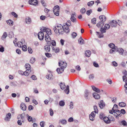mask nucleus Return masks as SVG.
I'll list each match as a JSON object with an SVG mask.
<instances>
[{"label":"nucleus","mask_w":127,"mask_h":127,"mask_svg":"<svg viewBox=\"0 0 127 127\" xmlns=\"http://www.w3.org/2000/svg\"><path fill=\"white\" fill-rule=\"evenodd\" d=\"M45 39L47 42H49L51 41V39L49 35L47 34H45Z\"/></svg>","instance_id":"15"},{"label":"nucleus","mask_w":127,"mask_h":127,"mask_svg":"<svg viewBox=\"0 0 127 127\" xmlns=\"http://www.w3.org/2000/svg\"><path fill=\"white\" fill-rule=\"evenodd\" d=\"M104 23L103 22L100 21L97 24L96 26L98 27H102L104 25Z\"/></svg>","instance_id":"30"},{"label":"nucleus","mask_w":127,"mask_h":127,"mask_svg":"<svg viewBox=\"0 0 127 127\" xmlns=\"http://www.w3.org/2000/svg\"><path fill=\"white\" fill-rule=\"evenodd\" d=\"M112 65L116 67L118 66V64L115 61H114L112 62Z\"/></svg>","instance_id":"58"},{"label":"nucleus","mask_w":127,"mask_h":127,"mask_svg":"<svg viewBox=\"0 0 127 127\" xmlns=\"http://www.w3.org/2000/svg\"><path fill=\"white\" fill-rule=\"evenodd\" d=\"M45 50L47 52H49L50 51V47L48 45H46L44 47Z\"/></svg>","instance_id":"27"},{"label":"nucleus","mask_w":127,"mask_h":127,"mask_svg":"<svg viewBox=\"0 0 127 127\" xmlns=\"http://www.w3.org/2000/svg\"><path fill=\"white\" fill-rule=\"evenodd\" d=\"M28 52L32 54V50L31 47H28Z\"/></svg>","instance_id":"52"},{"label":"nucleus","mask_w":127,"mask_h":127,"mask_svg":"<svg viewBox=\"0 0 127 127\" xmlns=\"http://www.w3.org/2000/svg\"><path fill=\"white\" fill-rule=\"evenodd\" d=\"M110 25L108 24H106L104 25V28L106 30H108L110 28Z\"/></svg>","instance_id":"45"},{"label":"nucleus","mask_w":127,"mask_h":127,"mask_svg":"<svg viewBox=\"0 0 127 127\" xmlns=\"http://www.w3.org/2000/svg\"><path fill=\"white\" fill-rule=\"evenodd\" d=\"M59 64L60 66L63 68L64 69L67 66V64L66 62L62 61L59 62Z\"/></svg>","instance_id":"6"},{"label":"nucleus","mask_w":127,"mask_h":127,"mask_svg":"<svg viewBox=\"0 0 127 127\" xmlns=\"http://www.w3.org/2000/svg\"><path fill=\"white\" fill-rule=\"evenodd\" d=\"M118 106L116 104H114V106L112 108V109L110 110L109 111V112L110 113L112 114L113 112L117 110V108Z\"/></svg>","instance_id":"14"},{"label":"nucleus","mask_w":127,"mask_h":127,"mask_svg":"<svg viewBox=\"0 0 127 127\" xmlns=\"http://www.w3.org/2000/svg\"><path fill=\"white\" fill-rule=\"evenodd\" d=\"M35 61V59L34 58L32 57L31 59L30 62L31 63H33Z\"/></svg>","instance_id":"51"},{"label":"nucleus","mask_w":127,"mask_h":127,"mask_svg":"<svg viewBox=\"0 0 127 127\" xmlns=\"http://www.w3.org/2000/svg\"><path fill=\"white\" fill-rule=\"evenodd\" d=\"M49 112L50 113V115L51 116H52L53 115L54 112L51 108H50L49 109Z\"/></svg>","instance_id":"57"},{"label":"nucleus","mask_w":127,"mask_h":127,"mask_svg":"<svg viewBox=\"0 0 127 127\" xmlns=\"http://www.w3.org/2000/svg\"><path fill=\"white\" fill-rule=\"evenodd\" d=\"M59 105L61 106H63L65 105V102L63 100L60 101L59 103Z\"/></svg>","instance_id":"42"},{"label":"nucleus","mask_w":127,"mask_h":127,"mask_svg":"<svg viewBox=\"0 0 127 127\" xmlns=\"http://www.w3.org/2000/svg\"><path fill=\"white\" fill-rule=\"evenodd\" d=\"M21 109L23 110H25L26 109V106L25 104L22 103L20 105Z\"/></svg>","instance_id":"21"},{"label":"nucleus","mask_w":127,"mask_h":127,"mask_svg":"<svg viewBox=\"0 0 127 127\" xmlns=\"http://www.w3.org/2000/svg\"><path fill=\"white\" fill-rule=\"evenodd\" d=\"M119 105L121 107H124L126 105V104L123 102H120L119 104Z\"/></svg>","instance_id":"41"},{"label":"nucleus","mask_w":127,"mask_h":127,"mask_svg":"<svg viewBox=\"0 0 127 127\" xmlns=\"http://www.w3.org/2000/svg\"><path fill=\"white\" fill-rule=\"evenodd\" d=\"M26 44V43H25L21 47H22V50L24 51H26L27 50V46Z\"/></svg>","instance_id":"34"},{"label":"nucleus","mask_w":127,"mask_h":127,"mask_svg":"<svg viewBox=\"0 0 127 127\" xmlns=\"http://www.w3.org/2000/svg\"><path fill=\"white\" fill-rule=\"evenodd\" d=\"M11 14L15 18H17L18 17V15L14 12H12L11 13Z\"/></svg>","instance_id":"54"},{"label":"nucleus","mask_w":127,"mask_h":127,"mask_svg":"<svg viewBox=\"0 0 127 127\" xmlns=\"http://www.w3.org/2000/svg\"><path fill=\"white\" fill-rule=\"evenodd\" d=\"M122 124L124 126H127V123L126 122L124 121H123L121 122Z\"/></svg>","instance_id":"55"},{"label":"nucleus","mask_w":127,"mask_h":127,"mask_svg":"<svg viewBox=\"0 0 127 127\" xmlns=\"http://www.w3.org/2000/svg\"><path fill=\"white\" fill-rule=\"evenodd\" d=\"M40 30L43 32L45 34H47L50 35L51 34V30L46 27H42L40 29Z\"/></svg>","instance_id":"2"},{"label":"nucleus","mask_w":127,"mask_h":127,"mask_svg":"<svg viewBox=\"0 0 127 127\" xmlns=\"http://www.w3.org/2000/svg\"><path fill=\"white\" fill-rule=\"evenodd\" d=\"M94 2L93 1H91L90 2H89L88 3V5L89 6H92L94 3Z\"/></svg>","instance_id":"46"},{"label":"nucleus","mask_w":127,"mask_h":127,"mask_svg":"<svg viewBox=\"0 0 127 127\" xmlns=\"http://www.w3.org/2000/svg\"><path fill=\"white\" fill-rule=\"evenodd\" d=\"M60 51V49L58 47H56L55 48V52L56 53H57L59 52Z\"/></svg>","instance_id":"64"},{"label":"nucleus","mask_w":127,"mask_h":127,"mask_svg":"<svg viewBox=\"0 0 127 127\" xmlns=\"http://www.w3.org/2000/svg\"><path fill=\"white\" fill-rule=\"evenodd\" d=\"M53 29L55 32L57 34H63L64 32L67 33L69 32V29L67 27L63 26L60 24L55 26Z\"/></svg>","instance_id":"1"},{"label":"nucleus","mask_w":127,"mask_h":127,"mask_svg":"<svg viewBox=\"0 0 127 127\" xmlns=\"http://www.w3.org/2000/svg\"><path fill=\"white\" fill-rule=\"evenodd\" d=\"M92 89L94 91L97 92V93H100L101 92H103V90H101V91H100L99 89L95 87L94 86H92Z\"/></svg>","instance_id":"13"},{"label":"nucleus","mask_w":127,"mask_h":127,"mask_svg":"<svg viewBox=\"0 0 127 127\" xmlns=\"http://www.w3.org/2000/svg\"><path fill=\"white\" fill-rule=\"evenodd\" d=\"M103 120L106 123L109 124L110 122V121H114V119L113 117H112L111 119V120H110L108 117H105L103 118Z\"/></svg>","instance_id":"5"},{"label":"nucleus","mask_w":127,"mask_h":127,"mask_svg":"<svg viewBox=\"0 0 127 127\" xmlns=\"http://www.w3.org/2000/svg\"><path fill=\"white\" fill-rule=\"evenodd\" d=\"M77 33L75 32H73L71 34L72 37L73 38H75L77 35Z\"/></svg>","instance_id":"61"},{"label":"nucleus","mask_w":127,"mask_h":127,"mask_svg":"<svg viewBox=\"0 0 127 127\" xmlns=\"http://www.w3.org/2000/svg\"><path fill=\"white\" fill-rule=\"evenodd\" d=\"M94 111L93 112H95V113H97L98 112V110L97 106L95 105L94 106Z\"/></svg>","instance_id":"43"},{"label":"nucleus","mask_w":127,"mask_h":127,"mask_svg":"<svg viewBox=\"0 0 127 127\" xmlns=\"http://www.w3.org/2000/svg\"><path fill=\"white\" fill-rule=\"evenodd\" d=\"M25 21L26 24H30L32 22L31 19L29 17H27L25 19Z\"/></svg>","instance_id":"12"},{"label":"nucleus","mask_w":127,"mask_h":127,"mask_svg":"<svg viewBox=\"0 0 127 127\" xmlns=\"http://www.w3.org/2000/svg\"><path fill=\"white\" fill-rule=\"evenodd\" d=\"M7 24L10 26L13 25V22L11 20H9L6 21Z\"/></svg>","instance_id":"28"},{"label":"nucleus","mask_w":127,"mask_h":127,"mask_svg":"<svg viewBox=\"0 0 127 127\" xmlns=\"http://www.w3.org/2000/svg\"><path fill=\"white\" fill-rule=\"evenodd\" d=\"M17 39L15 38V40L13 41V43L16 46H18V42H17Z\"/></svg>","instance_id":"60"},{"label":"nucleus","mask_w":127,"mask_h":127,"mask_svg":"<svg viewBox=\"0 0 127 127\" xmlns=\"http://www.w3.org/2000/svg\"><path fill=\"white\" fill-rule=\"evenodd\" d=\"M7 33L6 32H4L1 37V39L2 40L5 39L7 36Z\"/></svg>","instance_id":"33"},{"label":"nucleus","mask_w":127,"mask_h":127,"mask_svg":"<svg viewBox=\"0 0 127 127\" xmlns=\"http://www.w3.org/2000/svg\"><path fill=\"white\" fill-rule=\"evenodd\" d=\"M117 52H119L121 54H122L123 52H124V50L122 48H118L117 47Z\"/></svg>","instance_id":"29"},{"label":"nucleus","mask_w":127,"mask_h":127,"mask_svg":"<svg viewBox=\"0 0 127 127\" xmlns=\"http://www.w3.org/2000/svg\"><path fill=\"white\" fill-rule=\"evenodd\" d=\"M91 54V52L90 51L87 50L85 52V55L86 56L89 57L90 56Z\"/></svg>","instance_id":"37"},{"label":"nucleus","mask_w":127,"mask_h":127,"mask_svg":"<svg viewBox=\"0 0 127 127\" xmlns=\"http://www.w3.org/2000/svg\"><path fill=\"white\" fill-rule=\"evenodd\" d=\"M25 66L27 70H30L31 66L29 64H25Z\"/></svg>","instance_id":"40"},{"label":"nucleus","mask_w":127,"mask_h":127,"mask_svg":"<svg viewBox=\"0 0 127 127\" xmlns=\"http://www.w3.org/2000/svg\"><path fill=\"white\" fill-rule=\"evenodd\" d=\"M112 114L116 116V117H117V116H120L121 115L120 111L118 109L113 112Z\"/></svg>","instance_id":"10"},{"label":"nucleus","mask_w":127,"mask_h":127,"mask_svg":"<svg viewBox=\"0 0 127 127\" xmlns=\"http://www.w3.org/2000/svg\"><path fill=\"white\" fill-rule=\"evenodd\" d=\"M96 34L97 37L99 38L103 37V35L102 33H100L99 32H96Z\"/></svg>","instance_id":"26"},{"label":"nucleus","mask_w":127,"mask_h":127,"mask_svg":"<svg viewBox=\"0 0 127 127\" xmlns=\"http://www.w3.org/2000/svg\"><path fill=\"white\" fill-rule=\"evenodd\" d=\"M45 54L47 57L49 58L52 57V55L51 54L48 53H45Z\"/></svg>","instance_id":"47"},{"label":"nucleus","mask_w":127,"mask_h":127,"mask_svg":"<svg viewBox=\"0 0 127 127\" xmlns=\"http://www.w3.org/2000/svg\"><path fill=\"white\" fill-rule=\"evenodd\" d=\"M91 95L90 92L87 90H86L84 92V96L86 99H89Z\"/></svg>","instance_id":"3"},{"label":"nucleus","mask_w":127,"mask_h":127,"mask_svg":"<svg viewBox=\"0 0 127 127\" xmlns=\"http://www.w3.org/2000/svg\"><path fill=\"white\" fill-rule=\"evenodd\" d=\"M61 88L62 90H64L66 86L65 85L64 83H61L60 85Z\"/></svg>","instance_id":"36"},{"label":"nucleus","mask_w":127,"mask_h":127,"mask_svg":"<svg viewBox=\"0 0 127 127\" xmlns=\"http://www.w3.org/2000/svg\"><path fill=\"white\" fill-rule=\"evenodd\" d=\"M99 18L101 21L102 22L104 23L106 20V18L104 15H101L99 16Z\"/></svg>","instance_id":"17"},{"label":"nucleus","mask_w":127,"mask_h":127,"mask_svg":"<svg viewBox=\"0 0 127 127\" xmlns=\"http://www.w3.org/2000/svg\"><path fill=\"white\" fill-rule=\"evenodd\" d=\"M44 33L43 32H38V38L40 40H42L44 37Z\"/></svg>","instance_id":"8"},{"label":"nucleus","mask_w":127,"mask_h":127,"mask_svg":"<svg viewBox=\"0 0 127 127\" xmlns=\"http://www.w3.org/2000/svg\"><path fill=\"white\" fill-rule=\"evenodd\" d=\"M70 20L68 21L66 23V25H64V26H65L66 27H67L68 28V26L70 25Z\"/></svg>","instance_id":"44"},{"label":"nucleus","mask_w":127,"mask_h":127,"mask_svg":"<svg viewBox=\"0 0 127 127\" xmlns=\"http://www.w3.org/2000/svg\"><path fill=\"white\" fill-rule=\"evenodd\" d=\"M109 46L112 49H115L117 47L115 46V44L113 43H110L108 44Z\"/></svg>","instance_id":"24"},{"label":"nucleus","mask_w":127,"mask_h":127,"mask_svg":"<svg viewBox=\"0 0 127 127\" xmlns=\"http://www.w3.org/2000/svg\"><path fill=\"white\" fill-rule=\"evenodd\" d=\"M29 3L30 4L36 5L37 4V2L36 0H31L29 1Z\"/></svg>","instance_id":"16"},{"label":"nucleus","mask_w":127,"mask_h":127,"mask_svg":"<svg viewBox=\"0 0 127 127\" xmlns=\"http://www.w3.org/2000/svg\"><path fill=\"white\" fill-rule=\"evenodd\" d=\"M11 117V115L10 113H9L6 115V117L5 118V120L6 121H9Z\"/></svg>","instance_id":"23"},{"label":"nucleus","mask_w":127,"mask_h":127,"mask_svg":"<svg viewBox=\"0 0 127 127\" xmlns=\"http://www.w3.org/2000/svg\"><path fill=\"white\" fill-rule=\"evenodd\" d=\"M92 12V10L91 9H90L89 10H88L87 11L86 13L87 14L89 15Z\"/></svg>","instance_id":"62"},{"label":"nucleus","mask_w":127,"mask_h":127,"mask_svg":"<svg viewBox=\"0 0 127 127\" xmlns=\"http://www.w3.org/2000/svg\"><path fill=\"white\" fill-rule=\"evenodd\" d=\"M64 92L67 94H68L69 92V86L68 85H67L66 87V89L64 90Z\"/></svg>","instance_id":"35"},{"label":"nucleus","mask_w":127,"mask_h":127,"mask_svg":"<svg viewBox=\"0 0 127 127\" xmlns=\"http://www.w3.org/2000/svg\"><path fill=\"white\" fill-rule=\"evenodd\" d=\"M96 19L95 18H94L92 19L91 22L93 24H95L96 23Z\"/></svg>","instance_id":"49"},{"label":"nucleus","mask_w":127,"mask_h":127,"mask_svg":"<svg viewBox=\"0 0 127 127\" xmlns=\"http://www.w3.org/2000/svg\"><path fill=\"white\" fill-rule=\"evenodd\" d=\"M117 48L115 49H111L110 50L109 52L111 54L114 53L115 52H116L117 51Z\"/></svg>","instance_id":"39"},{"label":"nucleus","mask_w":127,"mask_h":127,"mask_svg":"<svg viewBox=\"0 0 127 127\" xmlns=\"http://www.w3.org/2000/svg\"><path fill=\"white\" fill-rule=\"evenodd\" d=\"M60 122L61 123L63 124H65L66 123V121L65 120L63 119L62 120H60Z\"/></svg>","instance_id":"50"},{"label":"nucleus","mask_w":127,"mask_h":127,"mask_svg":"<svg viewBox=\"0 0 127 127\" xmlns=\"http://www.w3.org/2000/svg\"><path fill=\"white\" fill-rule=\"evenodd\" d=\"M86 11V10L84 8H82L80 10L81 13L82 14H83Z\"/></svg>","instance_id":"53"},{"label":"nucleus","mask_w":127,"mask_h":127,"mask_svg":"<svg viewBox=\"0 0 127 127\" xmlns=\"http://www.w3.org/2000/svg\"><path fill=\"white\" fill-rule=\"evenodd\" d=\"M93 65L95 67H99V65L98 64L95 62H94L93 63Z\"/></svg>","instance_id":"63"},{"label":"nucleus","mask_w":127,"mask_h":127,"mask_svg":"<svg viewBox=\"0 0 127 127\" xmlns=\"http://www.w3.org/2000/svg\"><path fill=\"white\" fill-rule=\"evenodd\" d=\"M93 96L94 97L95 99H98L100 98V96L99 95L96 93H93Z\"/></svg>","instance_id":"20"},{"label":"nucleus","mask_w":127,"mask_h":127,"mask_svg":"<svg viewBox=\"0 0 127 127\" xmlns=\"http://www.w3.org/2000/svg\"><path fill=\"white\" fill-rule=\"evenodd\" d=\"M73 103L72 102H71L69 105V108L70 109H72L73 108Z\"/></svg>","instance_id":"56"},{"label":"nucleus","mask_w":127,"mask_h":127,"mask_svg":"<svg viewBox=\"0 0 127 127\" xmlns=\"http://www.w3.org/2000/svg\"><path fill=\"white\" fill-rule=\"evenodd\" d=\"M99 107L101 109L103 108V107L105 106V104L103 101L102 100L100 101L99 103Z\"/></svg>","instance_id":"19"},{"label":"nucleus","mask_w":127,"mask_h":127,"mask_svg":"<svg viewBox=\"0 0 127 127\" xmlns=\"http://www.w3.org/2000/svg\"><path fill=\"white\" fill-rule=\"evenodd\" d=\"M106 29L105 28H101L100 29V31L102 33H105Z\"/></svg>","instance_id":"48"},{"label":"nucleus","mask_w":127,"mask_h":127,"mask_svg":"<svg viewBox=\"0 0 127 127\" xmlns=\"http://www.w3.org/2000/svg\"><path fill=\"white\" fill-rule=\"evenodd\" d=\"M64 69L62 67L60 68H58L57 69V71L59 74H60L64 71Z\"/></svg>","instance_id":"22"},{"label":"nucleus","mask_w":127,"mask_h":127,"mask_svg":"<svg viewBox=\"0 0 127 127\" xmlns=\"http://www.w3.org/2000/svg\"><path fill=\"white\" fill-rule=\"evenodd\" d=\"M31 72V70H26L24 72V75L26 76H28L30 73V72Z\"/></svg>","instance_id":"32"},{"label":"nucleus","mask_w":127,"mask_h":127,"mask_svg":"<svg viewBox=\"0 0 127 127\" xmlns=\"http://www.w3.org/2000/svg\"><path fill=\"white\" fill-rule=\"evenodd\" d=\"M74 14H72L71 16V18H70V19L71 21L72 22H74L75 21L76 19L74 17Z\"/></svg>","instance_id":"38"},{"label":"nucleus","mask_w":127,"mask_h":127,"mask_svg":"<svg viewBox=\"0 0 127 127\" xmlns=\"http://www.w3.org/2000/svg\"><path fill=\"white\" fill-rule=\"evenodd\" d=\"M96 113L95 112H92L91 114L89 115L90 119L92 121H93L95 119Z\"/></svg>","instance_id":"9"},{"label":"nucleus","mask_w":127,"mask_h":127,"mask_svg":"<svg viewBox=\"0 0 127 127\" xmlns=\"http://www.w3.org/2000/svg\"><path fill=\"white\" fill-rule=\"evenodd\" d=\"M46 78L49 80H52L53 79V76L51 73L48 74L46 76Z\"/></svg>","instance_id":"25"},{"label":"nucleus","mask_w":127,"mask_h":127,"mask_svg":"<svg viewBox=\"0 0 127 127\" xmlns=\"http://www.w3.org/2000/svg\"><path fill=\"white\" fill-rule=\"evenodd\" d=\"M78 43L81 44H82L84 43V41L81 37H80L78 40Z\"/></svg>","instance_id":"31"},{"label":"nucleus","mask_w":127,"mask_h":127,"mask_svg":"<svg viewBox=\"0 0 127 127\" xmlns=\"http://www.w3.org/2000/svg\"><path fill=\"white\" fill-rule=\"evenodd\" d=\"M20 117H21V119H22V122H23L24 121H23V120L24 117V116H25L24 114H21L20 115Z\"/></svg>","instance_id":"59"},{"label":"nucleus","mask_w":127,"mask_h":127,"mask_svg":"<svg viewBox=\"0 0 127 127\" xmlns=\"http://www.w3.org/2000/svg\"><path fill=\"white\" fill-rule=\"evenodd\" d=\"M59 6L56 5L54 8L53 12L54 14L56 16L59 15Z\"/></svg>","instance_id":"4"},{"label":"nucleus","mask_w":127,"mask_h":127,"mask_svg":"<svg viewBox=\"0 0 127 127\" xmlns=\"http://www.w3.org/2000/svg\"><path fill=\"white\" fill-rule=\"evenodd\" d=\"M25 40L24 39H22L21 40V42H18L17 46L20 47H21L24 44H25Z\"/></svg>","instance_id":"11"},{"label":"nucleus","mask_w":127,"mask_h":127,"mask_svg":"<svg viewBox=\"0 0 127 127\" xmlns=\"http://www.w3.org/2000/svg\"><path fill=\"white\" fill-rule=\"evenodd\" d=\"M117 23H118V22L116 21L113 20L109 22V24L111 27H116L117 26Z\"/></svg>","instance_id":"7"},{"label":"nucleus","mask_w":127,"mask_h":127,"mask_svg":"<svg viewBox=\"0 0 127 127\" xmlns=\"http://www.w3.org/2000/svg\"><path fill=\"white\" fill-rule=\"evenodd\" d=\"M123 81L126 82V84L125 85V88L127 89V78L126 76L124 75L123 76Z\"/></svg>","instance_id":"18"}]
</instances>
